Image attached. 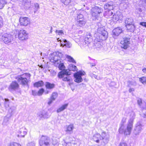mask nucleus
I'll list each match as a JSON object with an SVG mask.
<instances>
[{
    "mask_svg": "<svg viewBox=\"0 0 146 146\" xmlns=\"http://www.w3.org/2000/svg\"><path fill=\"white\" fill-rule=\"evenodd\" d=\"M62 56V54L58 51L51 53L49 57L50 61L54 63L55 66H58L59 70L61 71L64 70V63L62 62L60 60Z\"/></svg>",
    "mask_w": 146,
    "mask_h": 146,
    "instance_id": "obj_1",
    "label": "nucleus"
},
{
    "mask_svg": "<svg viewBox=\"0 0 146 146\" xmlns=\"http://www.w3.org/2000/svg\"><path fill=\"white\" fill-rule=\"evenodd\" d=\"M126 122V119H123L121 121L120 127L118 131L120 133H123L125 135H129L131 133L133 127V121L132 120L129 121L127 124L126 128L124 129V123Z\"/></svg>",
    "mask_w": 146,
    "mask_h": 146,
    "instance_id": "obj_2",
    "label": "nucleus"
},
{
    "mask_svg": "<svg viewBox=\"0 0 146 146\" xmlns=\"http://www.w3.org/2000/svg\"><path fill=\"white\" fill-rule=\"evenodd\" d=\"M107 35V32L104 30H101L100 28L98 29L95 34L96 38L94 40V44L96 45L98 42L106 40Z\"/></svg>",
    "mask_w": 146,
    "mask_h": 146,
    "instance_id": "obj_3",
    "label": "nucleus"
},
{
    "mask_svg": "<svg viewBox=\"0 0 146 146\" xmlns=\"http://www.w3.org/2000/svg\"><path fill=\"white\" fill-rule=\"evenodd\" d=\"M31 75L29 73H25L16 78L18 82L23 85H27L30 80Z\"/></svg>",
    "mask_w": 146,
    "mask_h": 146,
    "instance_id": "obj_4",
    "label": "nucleus"
},
{
    "mask_svg": "<svg viewBox=\"0 0 146 146\" xmlns=\"http://www.w3.org/2000/svg\"><path fill=\"white\" fill-rule=\"evenodd\" d=\"M16 108L15 107H11L9 110L8 113L4 118L2 124L4 125H7L9 123V120L15 112Z\"/></svg>",
    "mask_w": 146,
    "mask_h": 146,
    "instance_id": "obj_5",
    "label": "nucleus"
},
{
    "mask_svg": "<svg viewBox=\"0 0 146 146\" xmlns=\"http://www.w3.org/2000/svg\"><path fill=\"white\" fill-rule=\"evenodd\" d=\"M86 74L85 72L82 70H80L75 73L74 74V77L75 78L74 82L78 83L81 82L83 80L82 76Z\"/></svg>",
    "mask_w": 146,
    "mask_h": 146,
    "instance_id": "obj_6",
    "label": "nucleus"
},
{
    "mask_svg": "<svg viewBox=\"0 0 146 146\" xmlns=\"http://www.w3.org/2000/svg\"><path fill=\"white\" fill-rule=\"evenodd\" d=\"M50 113L47 110H43L37 113V117L40 119H47L50 117Z\"/></svg>",
    "mask_w": 146,
    "mask_h": 146,
    "instance_id": "obj_7",
    "label": "nucleus"
},
{
    "mask_svg": "<svg viewBox=\"0 0 146 146\" xmlns=\"http://www.w3.org/2000/svg\"><path fill=\"white\" fill-rule=\"evenodd\" d=\"M103 11L102 8L96 6L95 7L92 9V15L93 17L97 19L100 16V14L102 13Z\"/></svg>",
    "mask_w": 146,
    "mask_h": 146,
    "instance_id": "obj_8",
    "label": "nucleus"
},
{
    "mask_svg": "<svg viewBox=\"0 0 146 146\" xmlns=\"http://www.w3.org/2000/svg\"><path fill=\"white\" fill-rule=\"evenodd\" d=\"M2 38L5 43L9 44L13 40V37L11 34L5 33L2 36Z\"/></svg>",
    "mask_w": 146,
    "mask_h": 146,
    "instance_id": "obj_9",
    "label": "nucleus"
},
{
    "mask_svg": "<svg viewBox=\"0 0 146 146\" xmlns=\"http://www.w3.org/2000/svg\"><path fill=\"white\" fill-rule=\"evenodd\" d=\"M50 141V139L49 137L42 135L39 140L40 146H49Z\"/></svg>",
    "mask_w": 146,
    "mask_h": 146,
    "instance_id": "obj_10",
    "label": "nucleus"
},
{
    "mask_svg": "<svg viewBox=\"0 0 146 146\" xmlns=\"http://www.w3.org/2000/svg\"><path fill=\"white\" fill-rule=\"evenodd\" d=\"M120 43L121 44V48L125 50H126L129 47L131 43L130 38L128 37H125L123 38V40L121 41Z\"/></svg>",
    "mask_w": 146,
    "mask_h": 146,
    "instance_id": "obj_11",
    "label": "nucleus"
},
{
    "mask_svg": "<svg viewBox=\"0 0 146 146\" xmlns=\"http://www.w3.org/2000/svg\"><path fill=\"white\" fill-rule=\"evenodd\" d=\"M112 18L114 22L116 23L117 21H121L123 18L122 14L119 11L117 12L113 15Z\"/></svg>",
    "mask_w": 146,
    "mask_h": 146,
    "instance_id": "obj_12",
    "label": "nucleus"
},
{
    "mask_svg": "<svg viewBox=\"0 0 146 146\" xmlns=\"http://www.w3.org/2000/svg\"><path fill=\"white\" fill-rule=\"evenodd\" d=\"M28 34L25 30H21L19 32L18 37L19 40H25L28 38Z\"/></svg>",
    "mask_w": 146,
    "mask_h": 146,
    "instance_id": "obj_13",
    "label": "nucleus"
},
{
    "mask_svg": "<svg viewBox=\"0 0 146 146\" xmlns=\"http://www.w3.org/2000/svg\"><path fill=\"white\" fill-rule=\"evenodd\" d=\"M21 25L24 26H27L30 23V19L27 17H21L19 19Z\"/></svg>",
    "mask_w": 146,
    "mask_h": 146,
    "instance_id": "obj_14",
    "label": "nucleus"
},
{
    "mask_svg": "<svg viewBox=\"0 0 146 146\" xmlns=\"http://www.w3.org/2000/svg\"><path fill=\"white\" fill-rule=\"evenodd\" d=\"M19 86L16 81H13L8 87L9 90L11 92L15 91L19 88Z\"/></svg>",
    "mask_w": 146,
    "mask_h": 146,
    "instance_id": "obj_15",
    "label": "nucleus"
},
{
    "mask_svg": "<svg viewBox=\"0 0 146 146\" xmlns=\"http://www.w3.org/2000/svg\"><path fill=\"white\" fill-rule=\"evenodd\" d=\"M27 130L25 127L20 128L18 132V137H24L27 133Z\"/></svg>",
    "mask_w": 146,
    "mask_h": 146,
    "instance_id": "obj_16",
    "label": "nucleus"
},
{
    "mask_svg": "<svg viewBox=\"0 0 146 146\" xmlns=\"http://www.w3.org/2000/svg\"><path fill=\"white\" fill-rule=\"evenodd\" d=\"M123 32L122 28L119 27L115 28L112 31V35L113 37L118 36L120 34Z\"/></svg>",
    "mask_w": 146,
    "mask_h": 146,
    "instance_id": "obj_17",
    "label": "nucleus"
},
{
    "mask_svg": "<svg viewBox=\"0 0 146 146\" xmlns=\"http://www.w3.org/2000/svg\"><path fill=\"white\" fill-rule=\"evenodd\" d=\"M78 25L81 27L85 25L86 22L84 21L83 16L81 15H78L77 17Z\"/></svg>",
    "mask_w": 146,
    "mask_h": 146,
    "instance_id": "obj_18",
    "label": "nucleus"
},
{
    "mask_svg": "<svg viewBox=\"0 0 146 146\" xmlns=\"http://www.w3.org/2000/svg\"><path fill=\"white\" fill-rule=\"evenodd\" d=\"M104 139V138L100 134L98 133L95 134L92 138L93 140L97 143H99L101 140Z\"/></svg>",
    "mask_w": 146,
    "mask_h": 146,
    "instance_id": "obj_19",
    "label": "nucleus"
},
{
    "mask_svg": "<svg viewBox=\"0 0 146 146\" xmlns=\"http://www.w3.org/2000/svg\"><path fill=\"white\" fill-rule=\"evenodd\" d=\"M13 103L7 98L4 99V106L5 108L8 110L10 108L12 107H14L12 106Z\"/></svg>",
    "mask_w": 146,
    "mask_h": 146,
    "instance_id": "obj_20",
    "label": "nucleus"
},
{
    "mask_svg": "<svg viewBox=\"0 0 146 146\" xmlns=\"http://www.w3.org/2000/svg\"><path fill=\"white\" fill-rule=\"evenodd\" d=\"M22 4L24 9H28L31 6V1L30 0H23Z\"/></svg>",
    "mask_w": 146,
    "mask_h": 146,
    "instance_id": "obj_21",
    "label": "nucleus"
},
{
    "mask_svg": "<svg viewBox=\"0 0 146 146\" xmlns=\"http://www.w3.org/2000/svg\"><path fill=\"white\" fill-rule=\"evenodd\" d=\"M92 35L90 33L87 34L84 39V42L85 44H88L90 43L92 39Z\"/></svg>",
    "mask_w": 146,
    "mask_h": 146,
    "instance_id": "obj_22",
    "label": "nucleus"
},
{
    "mask_svg": "<svg viewBox=\"0 0 146 146\" xmlns=\"http://www.w3.org/2000/svg\"><path fill=\"white\" fill-rule=\"evenodd\" d=\"M125 26L127 30L129 31L132 32H133L135 29V27L134 24H127V25H125Z\"/></svg>",
    "mask_w": 146,
    "mask_h": 146,
    "instance_id": "obj_23",
    "label": "nucleus"
},
{
    "mask_svg": "<svg viewBox=\"0 0 146 146\" xmlns=\"http://www.w3.org/2000/svg\"><path fill=\"white\" fill-rule=\"evenodd\" d=\"M113 3L112 1H110L106 3L104 6L105 9L110 10V9L113 8Z\"/></svg>",
    "mask_w": 146,
    "mask_h": 146,
    "instance_id": "obj_24",
    "label": "nucleus"
},
{
    "mask_svg": "<svg viewBox=\"0 0 146 146\" xmlns=\"http://www.w3.org/2000/svg\"><path fill=\"white\" fill-rule=\"evenodd\" d=\"M44 84V82L42 80H40L35 82L33 84V86L35 87L38 88L42 87Z\"/></svg>",
    "mask_w": 146,
    "mask_h": 146,
    "instance_id": "obj_25",
    "label": "nucleus"
},
{
    "mask_svg": "<svg viewBox=\"0 0 146 146\" xmlns=\"http://www.w3.org/2000/svg\"><path fill=\"white\" fill-rule=\"evenodd\" d=\"M39 8V5L38 3H36L34 4V5L32 8V10L30 12L33 13V12L35 13Z\"/></svg>",
    "mask_w": 146,
    "mask_h": 146,
    "instance_id": "obj_26",
    "label": "nucleus"
},
{
    "mask_svg": "<svg viewBox=\"0 0 146 146\" xmlns=\"http://www.w3.org/2000/svg\"><path fill=\"white\" fill-rule=\"evenodd\" d=\"M113 14V13L110 10L106 11L104 14V16L107 18H108L109 17L111 16Z\"/></svg>",
    "mask_w": 146,
    "mask_h": 146,
    "instance_id": "obj_27",
    "label": "nucleus"
},
{
    "mask_svg": "<svg viewBox=\"0 0 146 146\" xmlns=\"http://www.w3.org/2000/svg\"><path fill=\"white\" fill-rule=\"evenodd\" d=\"M45 87L47 89H52L54 87V84L48 82H46L45 83Z\"/></svg>",
    "mask_w": 146,
    "mask_h": 146,
    "instance_id": "obj_28",
    "label": "nucleus"
},
{
    "mask_svg": "<svg viewBox=\"0 0 146 146\" xmlns=\"http://www.w3.org/2000/svg\"><path fill=\"white\" fill-rule=\"evenodd\" d=\"M7 3V2L6 0H0V9H3Z\"/></svg>",
    "mask_w": 146,
    "mask_h": 146,
    "instance_id": "obj_29",
    "label": "nucleus"
},
{
    "mask_svg": "<svg viewBox=\"0 0 146 146\" xmlns=\"http://www.w3.org/2000/svg\"><path fill=\"white\" fill-rule=\"evenodd\" d=\"M58 76L60 79H62L64 81V70L59 72L58 74Z\"/></svg>",
    "mask_w": 146,
    "mask_h": 146,
    "instance_id": "obj_30",
    "label": "nucleus"
},
{
    "mask_svg": "<svg viewBox=\"0 0 146 146\" xmlns=\"http://www.w3.org/2000/svg\"><path fill=\"white\" fill-rule=\"evenodd\" d=\"M125 25H127V24H134L133 20L131 18L127 19L125 21Z\"/></svg>",
    "mask_w": 146,
    "mask_h": 146,
    "instance_id": "obj_31",
    "label": "nucleus"
},
{
    "mask_svg": "<svg viewBox=\"0 0 146 146\" xmlns=\"http://www.w3.org/2000/svg\"><path fill=\"white\" fill-rule=\"evenodd\" d=\"M66 58L68 59V60L69 62H72L75 64L76 63V61L74 60L73 58L71 56H70L66 55Z\"/></svg>",
    "mask_w": 146,
    "mask_h": 146,
    "instance_id": "obj_32",
    "label": "nucleus"
},
{
    "mask_svg": "<svg viewBox=\"0 0 146 146\" xmlns=\"http://www.w3.org/2000/svg\"><path fill=\"white\" fill-rule=\"evenodd\" d=\"M139 81L143 84H146V77L142 76L139 78Z\"/></svg>",
    "mask_w": 146,
    "mask_h": 146,
    "instance_id": "obj_33",
    "label": "nucleus"
},
{
    "mask_svg": "<svg viewBox=\"0 0 146 146\" xmlns=\"http://www.w3.org/2000/svg\"><path fill=\"white\" fill-rule=\"evenodd\" d=\"M73 128L74 126L73 125L70 124L67 127L66 131L67 132L71 131H72Z\"/></svg>",
    "mask_w": 146,
    "mask_h": 146,
    "instance_id": "obj_34",
    "label": "nucleus"
},
{
    "mask_svg": "<svg viewBox=\"0 0 146 146\" xmlns=\"http://www.w3.org/2000/svg\"><path fill=\"white\" fill-rule=\"evenodd\" d=\"M58 94L57 93L53 92L52 94V95L50 98L52 99V100H55Z\"/></svg>",
    "mask_w": 146,
    "mask_h": 146,
    "instance_id": "obj_35",
    "label": "nucleus"
},
{
    "mask_svg": "<svg viewBox=\"0 0 146 146\" xmlns=\"http://www.w3.org/2000/svg\"><path fill=\"white\" fill-rule=\"evenodd\" d=\"M64 46L67 48H70L71 46V44L69 42L67 41L66 40H64Z\"/></svg>",
    "mask_w": 146,
    "mask_h": 146,
    "instance_id": "obj_36",
    "label": "nucleus"
},
{
    "mask_svg": "<svg viewBox=\"0 0 146 146\" xmlns=\"http://www.w3.org/2000/svg\"><path fill=\"white\" fill-rule=\"evenodd\" d=\"M44 92V89L43 88H41L39 90L38 92V96H41L43 92Z\"/></svg>",
    "mask_w": 146,
    "mask_h": 146,
    "instance_id": "obj_37",
    "label": "nucleus"
},
{
    "mask_svg": "<svg viewBox=\"0 0 146 146\" xmlns=\"http://www.w3.org/2000/svg\"><path fill=\"white\" fill-rule=\"evenodd\" d=\"M71 74V73L70 72V70L69 69H67L66 70L64 69V75L67 76H68L70 75Z\"/></svg>",
    "mask_w": 146,
    "mask_h": 146,
    "instance_id": "obj_38",
    "label": "nucleus"
},
{
    "mask_svg": "<svg viewBox=\"0 0 146 146\" xmlns=\"http://www.w3.org/2000/svg\"><path fill=\"white\" fill-rule=\"evenodd\" d=\"M70 69L72 70L74 72L77 71V69L76 66L73 65H72L70 66Z\"/></svg>",
    "mask_w": 146,
    "mask_h": 146,
    "instance_id": "obj_39",
    "label": "nucleus"
},
{
    "mask_svg": "<svg viewBox=\"0 0 146 146\" xmlns=\"http://www.w3.org/2000/svg\"><path fill=\"white\" fill-rule=\"evenodd\" d=\"M72 79L71 77L68 76H66L64 77V81H71Z\"/></svg>",
    "mask_w": 146,
    "mask_h": 146,
    "instance_id": "obj_40",
    "label": "nucleus"
},
{
    "mask_svg": "<svg viewBox=\"0 0 146 146\" xmlns=\"http://www.w3.org/2000/svg\"><path fill=\"white\" fill-rule=\"evenodd\" d=\"M9 146H21V145L15 142L11 143Z\"/></svg>",
    "mask_w": 146,
    "mask_h": 146,
    "instance_id": "obj_41",
    "label": "nucleus"
},
{
    "mask_svg": "<svg viewBox=\"0 0 146 146\" xmlns=\"http://www.w3.org/2000/svg\"><path fill=\"white\" fill-rule=\"evenodd\" d=\"M63 110H64V105H62L61 107L59 108L57 110V113H59L60 112Z\"/></svg>",
    "mask_w": 146,
    "mask_h": 146,
    "instance_id": "obj_42",
    "label": "nucleus"
},
{
    "mask_svg": "<svg viewBox=\"0 0 146 146\" xmlns=\"http://www.w3.org/2000/svg\"><path fill=\"white\" fill-rule=\"evenodd\" d=\"M32 94L34 96H36L38 95V92L36 90H32Z\"/></svg>",
    "mask_w": 146,
    "mask_h": 146,
    "instance_id": "obj_43",
    "label": "nucleus"
},
{
    "mask_svg": "<svg viewBox=\"0 0 146 146\" xmlns=\"http://www.w3.org/2000/svg\"><path fill=\"white\" fill-rule=\"evenodd\" d=\"M137 102L138 104L140 106H141L143 103L141 99H139L137 101Z\"/></svg>",
    "mask_w": 146,
    "mask_h": 146,
    "instance_id": "obj_44",
    "label": "nucleus"
},
{
    "mask_svg": "<svg viewBox=\"0 0 146 146\" xmlns=\"http://www.w3.org/2000/svg\"><path fill=\"white\" fill-rule=\"evenodd\" d=\"M52 144L53 145H55L57 143H58L57 140L56 139H54V137H53V138L52 139Z\"/></svg>",
    "mask_w": 146,
    "mask_h": 146,
    "instance_id": "obj_45",
    "label": "nucleus"
},
{
    "mask_svg": "<svg viewBox=\"0 0 146 146\" xmlns=\"http://www.w3.org/2000/svg\"><path fill=\"white\" fill-rule=\"evenodd\" d=\"M56 33H58V35H62L63 34V32L62 31V30H56Z\"/></svg>",
    "mask_w": 146,
    "mask_h": 146,
    "instance_id": "obj_46",
    "label": "nucleus"
},
{
    "mask_svg": "<svg viewBox=\"0 0 146 146\" xmlns=\"http://www.w3.org/2000/svg\"><path fill=\"white\" fill-rule=\"evenodd\" d=\"M27 146H35V143L34 142H31L27 144Z\"/></svg>",
    "mask_w": 146,
    "mask_h": 146,
    "instance_id": "obj_47",
    "label": "nucleus"
},
{
    "mask_svg": "<svg viewBox=\"0 0 146 146\" xmlns=\"http://www.w3.org/2000/svg\"><path fill=\"white\" fill-rule=\"evenodd\" d=\"M139 24L145 27H146V22H141L139 23Z\"/></svg>",
    "mask_w": 146,
    "mask_h": 146,
    "instance_id": "obj_48",
    "label": "nucleus"
},
{
    "mask_svg": "<svg viewBox=\"0 0 146 146\" xmlns=\"http://www.w3.org/2000/svg\"><path fill=\"white\" fill-rule=\"evenodd\" d=\"M54 100H53L51 98H50L49 99V101L48 102V105H50L53 102V101H54Z\"/></svg>",
    "mask_w": 146,
    "mask_h": 146,
    "instance_id": "obj_49",
    "label": "nucleus"
},
{
    "mask_svg": "<svg viewBox=\"0 0 146 146\" xmlns=\"http://www.w3.org/2000/svg\"><path fill=\"white\" fill-rule=\"evenodd\" d=\"M3 25V19L0 16V27L2 26Z\"/></svg>",
    "mask_w": 146,
    "mask_h": 146,
    "instance_id": "obj_50",
    "label": "nucleus"
},
{
    "mask_svg": "<svg viewBox=\"0 0 146 146\" xmlns=\"http://www.w3.org/2000/svg\"><path fill=\"white\" fill-rule=\"evenodd\" d=\"M119 146H127V144L125 143H121Z\"/></svg>",
    "mask_w": 146,
    "mask_h": 146,
    "instance_id": "obj_51",
    "label": "nucleus"
},
{
    "mask_svg": "<svg viewBox=\"0 0 146 146\" xmlns=\"http://www.w3.org/2000/svg\"><path fill=\"white\" fill-rule=\"evenodd\" d=\"M142 71L144 74H146V68H143Z\"/></svg>",
    "mask_w": 146,
    "mask_h": 146,
    "instance_id": "obj_52",
    "label": "nucleus"
},
{
    "mask_svg": "<svg viewBox=\"0 0 146 146\" xmlns=\"http://www.w3.org/2000/svg\"><path fill=\"white\" fill-rule=\"evenodd\" d=\"M44 92L45 94H47L49 93V91L48 90H46L45 92Z\"/></svg>",
    "mask_w": 146,
    "mask_h": 146,
    "instance_id": "obj_53",
    "label": "nucleus"
},
{
    "mask_svg": "<svg viewBox=\"0 0 146 146\" xmlns=\"http://www.w3.org/2000/svg\"><path fill=\"white\" fill-rule=\"evenodd\" d=\"M71 144L70 143H66V146H71Z\"/></svg>",
    "mask_w": 146,
    "mask_h": 146,
    "instance_id": "obj_54",
    "label": "nucleus"
},
{
    "mask_svg": "<svg viewBox=\"0 0 146 146\" xmlns=\"http://www.w3.org/2000/svg\"><path fill=\"white\" fill-rule=\"evenodd\" d=\"M70 0H65V1H67V3H69L70 2Z\"/></svg>",
    "mask_w": 146,
    "mask_h": 146,
    "instance_id": "obj_55",
    "label": "nucleus"
},
{
    "mask_svg": "<svg viewBox=\"0 0 146 146\" xmlns=\"http://www.w3.org/2000/svg\"><path fill=\"white\" fill-rule=\"evenodd\" d=\"M108 0H100L101 2H103L106 1Z\"/></svg>",
    "mask_w": 146,
    "mask_h": 146,
    "instance_id": "obj_56",
    "label": "nucleus"
},
{
    "mask_svg": "<svg viewBox=\"0 0 146 146\" xmlns=\"http://www.w3.org/2000/svg\"><path fill=\"white\" fill-rule=\"evenodd\" d=\"M52 27H51V28H50V33H52Z\"/></svg>",
    "mask_w": 146,
    "mask_h": 146,
    "instance_id": "obj_57",
    "label": "nucleus"
},
{
    "mask_svg": "<svg viewBox=\"0 0 146 146\" xmlns=\"http://www.w3.org/2000/svg\"><path fill=\"white\" fill-rule=\"evenodd\" d=\"M68 105V104H64V109H65V108Z\"/></svg>",
    "mask_w": 146,
    "mask_h": 146,
    "instance_id": "obj_58",
    "label": "nucleus"
},
{
    "mask_svg": "<svg viewBox=\"0 0 146 146\" xmlns=\"http://www.w3.org/2000/svg\"><path fill=\"white\" fill-rule=\"evenodd\" d=\"M144 116L143 117L144 118H146V115L145 114H144Z\"/></svg>",
    "mask_w": 146,
    "mask_h": 146,
    "instance_id": "obj_59",
    "label": "nucleus"
},
{
    "mask_svg": "<svg viewBox=\"0 0 146 146\" xmlns=\"http://www.w3.org/2000/svg\"><path fill=\"white\" fill-rule=\"evenodd\" d=\"M61 2H62L63 3H64V0H61Z\"/></svg>",
    "mask_w": 146,
    "mask_h": 146,
    "instance_id": "obj_60",
    "label": "nucleus"
},
{
    "mask_svg": "<svg viewBox=\"0 0 146 146\" xmlns=\"http://www.w3.org/2000/svg\"><path fill=\"white\" fill-rule=\"evenodd\" d=\"M61 46H62V47H63L64 46V45L62 44H61Z\"/></svg>",
    "mask_w": 146,
    "mask_h": 146,
    "instance_id": "obj_61",
    "label": "nucleus"
}]
</instances>
